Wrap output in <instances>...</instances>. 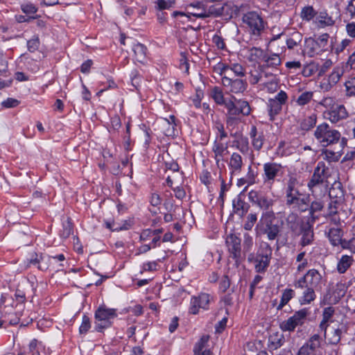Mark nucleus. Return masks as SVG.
<instances>
[{"mask_svg": "<svg viewBox=\"0 0 355 355\" xmlns=\"http://www.w3.org/2000/svg\"><path fill=\"white\" fill-rule=\"evenodd\" d=\"M318 12L313 9L312 6L304 7L301 12V17L303 19L310 21L317 15Z\"/></svg>", "mask_w": 355, "mask_h": 355, "instance_id": "34", "label": "nucleus"}, {"mask_svg": "<svg viewBox=\"0 0 355 355\" xmlns=\"http://www.w3.org/2000/svg\"><path fill=\"white\" fill-rule=\"evenodd\" d=\"M91 327L90 320L88 316L84 315L83 317L82 324L79 328V332L80 334H85Z\"/></svg>", "mask_w": 355, "mask_h": 355, "instance_id": "45", "label": "nucleus"}, {"mask_svg": "<svg viewBox=\"0 0 355 355\" xmlns=\"http://www.w3.org/2000/svg\"><path fill=\"white\" fill-rule=\"evenodd\" d=\"M211 96L218 105H223L225 103L223 92L219 87H214L211 89Z\"/></svg>", "mask_w": 355, "mask_h": 355, "instance_id": "35", "label": "nucleus"}, {"mask_svg": "<svg viewBox=\"0 0 355 355\" xmlns=\"http://www.w3.org/2000/svg\"><path fill=\"white\" fill-rule=\"evenodd\" d=\"M343 201H338L336 200L331 199V202L329 204L328 209H329V215L334 216L338 213V205L341 204Z\"/></svg>", "mask_w": 355, "mask_h": 355, "instance_id": "44", "label": "nucleus"}, {"mask_svg": "<svg viewBox=\"0 0 355 355\" xmlns=\"http://www.w3.org/2000/svg\"><path fill=\"white\" fill-rule=\"evenodd\" d=\"M19 104V101L12 98H8L6 101L2 102V105L4 107H15Z\"/></svg>", "mask_w": 355, "mask_h": 355, "instance_id": "54", "label": "nucleus"}, {"mask_svg": "<svg viewBox=\"0 0 355 355\" xmlns=\"http://www.w3.org/2000/svg\"><path fill=\"white\" fill-rule=\"evenodd\" d=\"M223 86L230 88V91L233 93H241L246 89L247 83L241 79L233 77L225 76L222 78Z\"/></svg>", "mask_w": 355, "mask_h": 355, "instance_id": "13", "label": "nucleus"}, {"mask_svg": "<svg viewBox=\"0 0 355 355\" xmlns=\"http://www.w3.org/2000/svg\"><path fill=\"white\" fill-rule=\"evenodd\" d=\"M313 92H303L300 96L297 98L296 102L299 105L303 106L309 103L313 98Z\"/></svg>", "mask_w": 355, "mask_h": 355, "instance_id": "36", "label": "nucleus"}, {"mask_svg": "<svg viewBox=\"0 0 355 355\" xmlns=\"http://www.w3.org/2000/svg\"><path fill=\"white\" fill-rule=\"evenodd\" d=\"M279 232L280 230L278 225L273 224L272 220L266 223L263 232L267 234L269 240H275L278 236Z\"/></svg>", "mask_w": 355, "mask_h": 355, "instance_id": "24", "label": "nucleus"}, {"mask_svg": "<svg viewBox=\"0 0 355 355\" xmlns=\"http://www.w3.org/2000/svg\"><path fill=\"white\" fill-rule=\"evenodd\" d=\"M73 233V225L70 220L68 219L66 223H63V230L60 232V236L64 238H68Z\"/></svg>", "mask_w": 355, "mask_h": 355, "instance_id": "38", "label": "nucleus"}, {"mask_svg": "<svg viewBox=\"0 0 355 355\" xmlns=\"http://www.w3.org/2000/svg\"><path fill=\"white\" fill-rule=\"evenodd\" d=\"M40 46V40L38 37H34L27 42V47L30 52H35Z\"/></svg>", "mask_w": 355, "mask_h": 355, "instance_id": "46", "label": "nucleus"}, {"mask_svg": "<svg viewBox=\"0 0 355 355\" xmlns=\"http://www.w3.org/2000/svg\"><path fill=\"white\" fill-rule=\"evenodd\" d=\"M331 243L334 245H338L341 239V230L339 228H331L328 234Z\"/></svg>", "mask_w": 355, "mask_h": 355, "instance_id": "32", "label": "nucleus"}, {"mask_svg": "<svg viewBox=\"0 0 355 355\" xmlns=\"http://www.w3.org/2000/svg\"><path fill=\"white\" fill-rule=\"evenodd\" d=\"M286 221L288 227L295 234H300L303 226L305 225L300 221L297 214L294 213L288 214Z\"/></svg>", "mask_w": 355, "mask_h": 355, "instance_id": "15", "label": "nucleus"}, {"mask_svg": "<svg viewBox=\"0 0 355 355\" xmlns=\"http://www.w3.org/2000/svg\"><path fill=\"white\" fill-rule=\"evenodd\" d=\"M334 311V308H333L332 306L327 307L323 311L322 320L320 324V327L321 329L324 330L325 332L327 331V328L329 326L327 323L329 322H331V320H330V319L333 316Z\"/></svg>", "mask_w": 355, "mask_h": 355, "instance_id": "29", "label": "nucleus"}, {"mask_svg": "<svg viewBox=\"0 0 355 355\" xmlns=\"http://www.w3.org/2000/svg\"><path fill=\"white\" fill-rule=\"evenodd\" d=\"M236 144V148L242 153H245L248 152V141L247 139H241V141H234Z\"/></svg>", "mask_w": 355, "mask_h": 355, "instance_id": "50", "label": "nucleus"}, {"mask_svg": "<svg viewBox=\"0 0 355 355\" xmlns=\"http://www.w3.org/2000/svg\"><path fill=\"white\" fill-rule=\"evenodd\" d=\"M329 198L332 200H336L338 201L344 200V191L343 186L340 182H335L329 189Z\"/></svg>", "mask_w": 355, "mask_h": 355, "instance_id": "19", "label": "nucleus"}, {"mask_svg": "<svg viewBox=\"0 0 355 355\" xmlns=\"http://www.w3.org/2000/svg\"><path fill=\"white\" fill-rule=\"evenodd\" d=\"M347 10L350 13L352 17L355 16V0H351L347 5Z\"/></svg>", "mask_w": 355, "mask_h": 355, "instance_id": "64", "label": "nucleus"}, {"mask_svg": "<svg viewBox=\"0 0 355 355\" xmlns=\"http://www.w3.org/2000/svg\"><path fill=\"white\" fill-rule=\"evenodd\" d=\"M287 98L288 96L286 93L284 91H280L275 96V98L272 99L275 100L282 104H284L287 100Z\"/></svg>", "mask_w": 355, "mask_h": 355, "instance_id": "60", "label": "nucleus"}, {"mask_svg": "<svg viewBox=\"0 0 355 355\" xmlns=\"http://www.w3.org/2000/svg\"><path fill=\"white\" fill-rule=\"evenodd\" d=\"M327 118L332 123H337L341 119H345L347 116V112L343 105H336L332 107L331 110L327 114Z\"/></svg>", "mask_w": 355, "mask_h": 355, "instance_id": "17", "label": "nucleus"}, {"mask_svg": "<svg viewBox=\"0 0 355 355\" xmlns=\"http://www.w3.org/2000/svg\"><path fill=\"white\" fill-rule=\"evenodd\" d=\"M243 250L249 252L253 245V239L248 233H245L243 235Z\"/></svg>", "mask_w": 355, "mask_h": 355, "instance_id": "42", "label": "nucleus"}, {"mask_svg": "<svg viewBox=\"0 0 355 355\" xmlns=\"http://www.w3.org/2000/svg\"><path fill=\"white\" fill-rule=\"evenodd\" d=\"M257 220L256 214H250L247 216V220L244 224V229L251 230Z\"/></svg>", "mask_w": 355, "mask_h": 355, "instance_id": "43", "label": "nucleus"}, {"mask_svg": "<svg viewBox=\"0 0 355 355\" xmlns=\"http://www.w3.org/2000/svg\"><path fill=\"white\" fill-rule=\"evenodd\" d=\"M345 87L349 96H355V76L345 83Z\"/></svg>", "mask_w": 355, "mask_h": 355, "instance_id": "48", "label": "nucleus"}, {"mask_svg": "<svg viewBox=\"0 0 355 355\" xmlns=\"http://www.w3.org/2000/svg\"><path fill=\"white\" fill-rule=\"evenodd\" d=\"M21 8L26 14H33L37 11V8L32 3L23 4Z\"/></svg>", "mask_w": 355, "mask_h": 355, "instance_id": "53", "label": "nucleus"}, {"mask_svg": "<svg viewBox=\"0 0 355 355\" xmlns=\"http://www.w3.org/2000/svg\"><path fill=\"white\" fill-rule=\"evenodd\" d=\"M212 40L219 49H223L225 48V44L224 40L220 36L216 35L213 37Z\"/></svg>", "mask_w": 355, "mask_h": 355, "instance_id": "59", "label": "nucleus"}, {"mask_svg": "<svg viewBox=\"0 0 355 355\" xmlns=\"http://www.w3.org/2000/svg\"><path fill=\"white\" fill-rule=\"evenodd\" d=\"M165 166L167 169L173 172L178 171L179 170V166L178 163L173 161L165 162Z\"/></svg>", "mask_w": 355, "mask_h": 355, "instance_id": "63", "label": "nucleus"}, {"mask_svg": "<svg viewBox=\"0 0 355 355\" xmlns=\"http://www.w3.org/2000/svg\"><path fill=\"white\" fill-rule=\"evenodd\" d=\"M198 302V306L202 309H207V306L210 301V296L207 293H201L198 297H196Z\"/></svg>", "mask_w": 355, "mask_h": 355, "instance_id": "40", "label": "nucleus"}, {"mask_svg": "<svg viewBox=\"0 0 355 355\" xmlns=\"http://www.w3.org/2000/svg\"><path fill=\"white\" fill-rule=\"evenodd\" d=\"M324 207V205L320 200L313 201L310 206V214L313 218V214L317 211H320Z\"/></svg>", "mask_w": 355, "mask_h": 355, "instance_id": "47", "label": "nucleus"}, {"mask_svg": "<svg viewBox=\"0 0 355 355\" xmlns=\"http://www.w3.org/2000/svg\"><path fill=\"white\" fill-rule=\"evenodd\" d=\"M328 327H329L328 340L329 343L332 345H337L341 337L346 334L348 331L347 324L343 322L331 321V324Z\"/></svg>", "mask_w": 355, "mask_h": 355, "instance_id": "9", "label": "nucleus"}, {"mask_svg": "<svg viewBox=\"0 0 355 355\" xmlns=\"http://www.w3.org/2000/svg\"><path fill=\"white\" fill-rule=\"evenodd\" d=\"M50 258V257H48L47 259H45L42 255L38 256V254L35 253L30 259H28V263L36 266L40 270H46L49 268V261Z\"/></svg>", "mask_w": 355, "mask_h": 355, "instance_id": "20", "label": "nucleus"}, {"mask_svg": "<svg viewBox=\"0 0 355 355\" xmlns=\"http://www.w3.org/2000/svg\"><path fill=\"white\" fill-rule=\"evenodd\" d=\"M310 314L308 309H302L295 312L293 316L282 322L280 324L282 330L284 331H293L296 327L304 324L307 316Z\"/></svg>", "mask_w": 355, "mask_h": 355, "instance_id": "5", "label": "nucleus"}, {"mask_svg": "<svg viewBox=\"0 0 355 355\" xmlns=\"http://www.w3.org/2000/svg\"><path fill=\"white\" fill-rule=\"evenodd\" d=\"M314 136L322 146H327L337 143L340 138V133L327 123H323L316 128Z\"/></svg>", "mask_w": 355, "mask_h": 355, "instance_id": "2", "label": "nucleus"}, {"mask_svg": "<svg viewBox=\"0 0 355 355\" xmlns=\"http://www.w3.org/2000/svg\"><path fill=\"white\" fill-rule=\"evenodd\" d=\"M209 339V336L208 335H204L201 337L194 347L195 355H211L210 350L207 347Z\"/></svg>", "mask_w": 355, "mask_h": 355, "instance_id": "18", "label": "nucleus"}, {"mask_svg": "<svg viewBox=\"0 0 355 355\" xmlns=\"http://www.w3.org/2000/svg\"><path fill=\"white\" fill-rule=\"evenodd\" d=\"M243 196L242 194L238 195L232 202L234 212L240 217H243L250 208L249 204L244 201Z\"/></svg>", "mask_w": 355, "mask_h": 355, "instance_id": "16", "label": "nucleus"}, {"mask_svg": "<svg viewBox=\"0 0 355 355\" xmlns=\"http://www.w3.org/2000/svg\"><path fill=\"white\" fill-rule=\"evenodd\" d=\"M282 105L283 104L271 98L268 101V107L270 119L271 121H273L275 116L280 112V111L282 110Z\"/></svg>", "mask_w": 355, "mask_h": 355, "instance_id": "30", "label": "nucleus"}, {"mask_svg": "<svg viewBox=\"0 0 355 355\" xmlns=\"http://www.w3.org/2000/svg\"><path fill=\"white\" fill-rule=\"evenodd\" d=\"M215 128L220 132V140H223L224 138L227 137V133L225 132L224 126L221 123L216 122Z\"/></svg>", "mask_w": 355, "mask_h": 355, "instance_id": "61", "label": "nucleus"}, {"mask_svg": "<svg viewBox=\"0 0 355 355\" xmlns=\"http://www.w3.org/2000/svg\"><path fill=\"white\" fill-rule=\"evenodd\" d=\"M257 176V173H254L252 168V166H250L248 167V173L247 174V182L248 185H251L255 183V178Z\"/></svg>", "mask_w": 355, "mask_h": 355, "instance_id": "56", "label": "nucleus"}, {"mask_svg": "<svg viewBox=\"0 0 355 355\" xmlns=\"http://www.w3.org/2000/svg\"><path fill=\"white\" fill-rule=\"evenodd\" d=\"M236 103L238 105L239 112L243 115H249L250 113V107L249 103L245 101L238 100L236 101Z\"/></svg>", "mask_w": 355, "mask_h": 355, "instance_id": "39", "label": "nucleus"}, {"mask_svg": "<svg viewBox=\"0 0 355 355\" xmlns=\"http://www.w3.org/2000/svg\"><path fill=\"white\" fill-rule=\"evenodd\" d=\"M263 136L259 135L258 137L253 138L252 145L256 150H260L263 146Z\"/></svg>", "mask_w": 355, "mask_h": 355, "instance_id": "57", "label": "nucleus"}, {"mask_svg": "<svg viewBox=\"0 0 355 355\" xmlns=\"http://www.w3.org/2000/svg\"><path fill=\"white\" fill-rule=\"evenodd\" d=\"M231 71L235 74L236 76L243 77L245 76V70L242 65L234 63L231 65Z\"/></svg>", "mask_w": 355, "mask_h": 355, "instance_id": "51", "label": "nucleus"}, {"mask_svg": "<svg viewBox=\"0 0 355 355\" xmlns=\"http://www.w3.org/2000/svg\"><path fill=\"white\" fill-rule=\"evenodd\" d=\"M132 50L135 54L137 60L140 61L145 58L146 47L144 44L137 43L134 45Z\"/></svg>", "mask_w": 355, "mask_h": 355, "instance_id": "33", "label": "nucleus"}, {"mask_svg": "<svg viewBox=\"0 0 355 355\" xmlns=\"http://www.w3.org/2000/svg\"><path fill=\"white\" fill-rule=\"evenodd\" d=\"M243 21L254 35H259L264 28L263 19L256 12H248L243 17Z\"/></svg>", "mask_w": 355, "mask_h": 355, "instance_id": "8", "label": "nucleus"}, {"mask_svg": "<svg viewBox=\"0 0 355 355\" xmlns=\"http://www.w3.org/2000/svg\"><path fill=\"white\" fill-rule=\"evenodd\" d=\"M300 234H302L301 239V245L302 246H306L311 243L313 239V232L309 223H306L303 226Z\"/></svg>", "mask_w": 355, "mask_h": 355, "instance_id": "23", "label": "nucleus"}, {"mask_svg": "<svg viewBox=\"0 0 355 355\" xmlns=\"http://www.w3.org/2000/svg\"><path fill=\"white\" fill-rule=\"evenodd\" d=\"M315 123L316 116L313 114L303 121L301 123V128L302 130H309L315 125Z\"/></svg>", "mask_w": 355, "mask_h": 355, "instance_id": "37", "label": "nucleus"}, {"mask_svg": "<svg viewBox=\"0 0 355 355\" xmlns=\"http://www.w3.org/2000/svg\"><path fill=\"white\" fill-rule=\"evenodd\" d=\"M317 15L316 20L320 27L329 26L334 24V20L328 15L327 11H321Z\"/></svg>", "mask_w": 355, "mask_h": 355, "instance_id": "28", "label": "nucleus"}, {"mask_svg": "<svg viewBox=\"0 0 355 355\" xmlns=\"http://www.w3.org/2000/svg\"><path fill=\"white\" fill-rule=\"evenodd\" d=\"M263 182L272 185L275 180H278L284 174V167L281 164L269 162H266L263 166Z\"/></svg>", "mask_w": 355, "mask_h": 355, "instance_id": "4", "label": "nucleus"}, {"mask_svg": "<svg viewBox=\"0 0 355 355\" xmlns=\"http://www.w3.org/2000/svg\"><path fill=\"white\" fill-rule=\"evenodd\" d=\"M320 347V336L318 334L312 336L308 342L299 350L298 355H315V352Z\"/></svg>", "mask_w": 355, "mask_h": 355, "instance_id": "14", "label": "nucleus"}, {"mask_svg": "<svg viewBox=\"0 0 355 355\" xmlns=\"http://www.w3.org/2000/svg\"><path fill=\"white\" fill-rule=\"evenodd\" d=\"M353 261L352 257L344 255L341 257L337 265V270L340 273H344L351 266Z\"/></svg>", "mask_w": 355, "mask_h": 355, "instance_id": "31", "label": "nucleus"}, {"mask_svg": "<svg viewBox=\"0 0 355 355\" xmlns=\"http://www.w3.org/2000/svg\"><path fill=\"white\" fill-rule=\"evenodd\" d=\"M243 165V159L241 155L237 153H233L229 162V166L232 170V172H240Z\"/></svg>", "mask_w": 355, "mask_h": 355, "instance_id": "25", "label": "nucleus"}, {"mask_svg": "<svg viewBox=\"0 0 355 355\" xmlns=\"http://www.w3.org/2000/svg\"><path fill=\"white\" fill-rule=\"evenodd\" d=\"M323 153L325 155L327 159L329 162H337L340 157V155L328 149L324 150Z\"/></svg>", "mask_w": 355, "mask_h": 355, "instance_id": "52", "label": "nucleus"}, {"mask_svg": "<svg viewBox=\"0 0 355 355\" xmlns=\"http://www.w3.org/2000/svg\"><path fill=\"white\" fill-rule=\"evenodd\" d=\"M328 168L326 167L323 162L318 163L317 166L315 168L313 174L308 183V187L311 192L314 191V188L323 184L328 178L327 175Z\"/></svg>", "mask_w": 355, "mask_h": 355, "instance_id": "7", "label": "nucleus"}, {"mask_svg": "<svg viewBox=\"0 0 355 355\" xmlns=\"http://www.w3.org/2000/svg\"><path fill=\"white\" fill-rule=\"evenodd\" d=\"M297 179L291 177L287 183L286 188V205H294L302 211L306 209L309 205V197L300 198V193L297 189H295Z\"/></svg>", "mask_w": 355, "mask_h": 355, "instance_id": "1", "label": "nucleus"}, {"mask_svg": "<svg viewBox=\"0 0 355 355\" xmlns=\"http://www.w3.org/2000/svg\"><path fill=\"white\" fill-rule=\"evenodd\" d=\"M248 198L252 203L264 210L268 209L273 204L272 199L257 191H250L248 193Z\"/></svg>", "mask_w": 355, "mask_h": 355, "instance_id": "12", "label": "nucleus"}, {"mask_svg": "<svg viewBox=\"0 0 355 355\" xmlns=\"http://www.w3.org/2000/svg\"><path fill=\"white\" fill-rule=\"evenodd\" d=\"M231 285V280L227 275H223L220 282L219 288L223 293H225Z\"/></svg>", "mask_w": 355, "mask_h": 355, "instance_id": "49", "label": "nucleus"}, {"mask_svg": "<svg viewBox=\"0 0 355 355\" xmlns=\"http://www.w3.org/2000/svg\"><path fill=\"white\" fill-rule=\"evenodd\" d=\"M303 289H304V291L302 292V295L300 299V302L301 304H310L315 299V288L304 286Z\"/></svg>", "mask_w": 355, "mask_h": 355, "instance_id": "27", "label": "nucleus"}, {"mask_svg": "<svg viewBox=\"0 0 355 355\" xmlns=\"http://www.w3.org/2000/svg\"><path fill=\"white\" fill-rule=\"evenodd\" d=\"M329 36L327 33H324L321 35L315 41L312 40L313 43H315V45L318 46L320 48H322V49H325L327 42Z\"/></svg>", "mask_w": 355, "mask_h": 355, "instance_id": "41", "label": "nucleus"}, {"mask_svg": "<svg viewBox=\"0 0 355 355\" xmlns=\"http://www.w3.org/2000/svg\"><path fill=\"white\" fill-rule=\"evenodd\" d=\"M322 280V275L315 269H311L300 279L296 281L294 286L296 288H304V286H309L316 288Z\"/></svg>", "mask_w": 355, "mask_h": 355, "instance_id": "6", "label": "nucleus"}, {"mask_svg": "<svg viewBox=\"0 0 355 355\" xmlns=\"http://www.w3.org/2000/svg\"><path fill=\"white\" fill-rule=\"evenodd\" d=\"M266 245L268 248V253L266 252L265 254H258L255 258L254 257V254H251L248 257V260L250 261H252V259H254V267L256 271L259 273L264 272L270 264L271 249L268 244Z\"/></svg>", "mask_w": 355, "mask_h": 355, "instance_id": "10", "label": "nucleus"}, {"mask_svg": "<svg viewBox=\"0 0 355 355\" xmlns=\"http://www.w3.org/2000/svg\"><path fill=\"white\" fill-rule=\"evenodd\" d=\"M227 146L217 141H214L212 151L214 153V159L216 160V164L218 166L220 161L223 159L225 152L227 150Z\"/></svg>", "mask_w": 355, "mask_h": 355, "instance_id": "22", "label": "nucleus"}, {"mask_svg": "<svg viewBox=\"0 0 355 355\" xmlns=\"http://www.w3.org/2000/svg\"><path fill=\"white\" fill-rule=\"evenodd\" d=\"M263 61L266 63L261 66H259L260 70L263 72V69L266 67H275L281 64V59L277 54H273L271 56L264 55L263 57Z\"/></svg>", "mask_w": 355, "mask_h": 355, "instance_id": "26", "label": "nucleus"}, {"mask_svg": "<svg viewBox=\"0 0 355 355\" xmlns=\"http://www.w3.org/2000/svg\"><path fill=\"white\" fill-rule=\"evenodd\" d=\"M268 347L270 350H275L282 347L284 342V336L279 332L274 333L269 336Z\"/></svg>", "mask_w": 355, "mask_h": 355, "instance_id": "21", "label": "nucleus"}, {"mask_svg": "<svg viewBox=\"0 0 355 355\" xmlns=\"http://www.w3.org/2000/svg\"><path fill=\"white\" fill-rule=\"evenodd\" d=\"M162 199L159 196V195L157 193H153L150 198V202L151 205L156 207L161 204Z\"/></svg>", "mask_w": 355, "mask_h": 355, "instance_id": "62", "label": "nucleus"}, {"mask_svg": "<svg viewBox=\"0 0 355 355\" xmlns=\"http://www.w3.org/2000/svg\"><path fill=\"white\" fill-rule=\"evenodd\" d=\"M117 316L116 310L109 309L105 305L100 306L95 311V329L101 332L112 325L111 320Z\"/></svg>", "mask_w": 355, "mask_h": 355, "instance_id": "3", "label": "nucleus"}, {"mask_svg": "<svg viewBox=\"0 0 355 355\" xmlns=\"http://www.w3.org/2000/svg\"><path fill=\"white\" fill-rule=\"evenodd\" d=\"M198 302L196 300V297H193L191 300V307L189 308V313L192 314H196L198 312Z\"/></svg>", "mask_w": 355, "mask_h": 355, "instance_id": "58", "label": "nucleus"}, {"mask_svg": "<svg viewBox=\"0 0 355 355\" xmlns=\"http://www.w3.org/2000/svg\"><path fill=\"white\" fill-rule=\"evenodd\" d=\"M174 3L173 1H166L165 0H157V8L159 10H163L165 9H168L173 6Z\"/></svg>", "mask_w": 355, "mask_h": 355, "instance_id": "55", "label": "nucleus"}, {"mask_svg": "<svg viewBox=\"0 0 355 355\" xmlns=\"http://www.w3.org/2000/svg\"><path fill=\"white\" fill-rule=\"evenodd\" d=\"M241 240L234 234H230L226 239V243L232 257L239 262L241 259Z\"/></svg>", "mask_w": 355, "mask_h": 355, "instance_id": "11", "label": "nucleus"}]
</instances>
